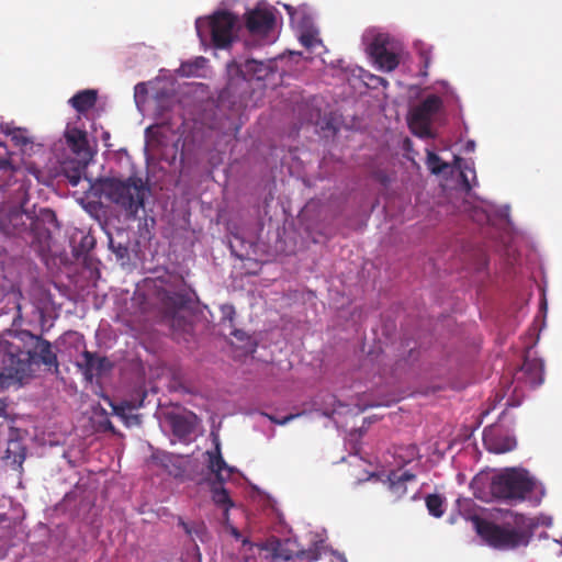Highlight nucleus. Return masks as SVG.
Here are the masks:
<instances>
[{
  "mask_svg": "<svg viewBox=\"0 0 562 562\" xmlns=\"http://www.w3.org/2000/svg\"><path fill=\"white\" fill-rule=\"evenodd\" d=\"M212 501L226 512L233 507L228 491L223 486V482H213L211 484Z\"/></svg>",
  "mask_w": 562,
  "mask_h": 562,
  "instance_id": "b1692460",
  "label": "nucleus"
},
{
  "mask_svg": "<svg viewBox=\"0 0 562 562\" xmlns=\"http://www.w3.org/2000/svg\"><path fill=\"white\" fill-rule=\"evenodd\" d=\"M206 63V58L200 56L194 60H188L180 65L178 69V74L182 77H194L198 76V72L204 68Z\"/></svg>",
  "mask_w": 562,
  "mask_h": 562,
  "instance_id": "bb28decb",
  "label": "nucleus"
},
{
  "mask_svg": "<svg viewBox=\"0 0 562 562\" xmlns=\"http://www.w3.org/2000/svg\"><path fill=\"white\" fill-rule=\"evenodd\" d=\"M135 89H136V91H138L139 89H145V88H144L143 83H138Z\"/></svg>",
  "mask_w": 562,
  "mask_h": 562,
  "instance_id": "37998d69",
  "label": "nucleus"
},
{
  "mask_svg": "<svg viewBox=\"0 0 562 562\" xmlns=\"http://www.w3.org/2000/svg\"><path fill=\"white\" fill-rule=\"evenodd\" d=\"M105 429L112 431L113 434L115 432V428L110 420L105 423Z\"/></svg>",
  "mask_w": 562,
  "mask_h": 562,
  "instance_id": "58836bf2",
  "label": "nucleus"
},
{
  "mask_svg": "<svg viewBox=\"0 0 562 562\" xmlns=\"http://www.w3.org/2000/svg\"><path fill=\"white\" fill-rule=\"evenodd\" d=\"M386 37L382 34L376 35L368 47L370 56L373 58L378 68L383 71H393L400 64L398 56L390 52L386 47Z\"/></svg>",
  "mask_w": 562,
  "mask_h": 562,
  "instance_id": "1a4fd4ad",
  "label": "nucleus"
},
{
  "mask_svg": "<svg viewBox=\"0 0 562 562\" xmlns=\"http://www.w3.org/2000/svg\"><path fill=\"white\" fill-rule=\"evenodd\" d=\"M468 146L473 148L474 144L471 142V143L468 144Z\"/></svg>",
  "mask_w": 562,
  "mask_h": 562,
  "instance_id": "49530a36",
  "label": "nucleus"
},
{
  "mask_svg": "<svg viewBox=\"0 0 562 562\" xmlns=\"http://www.w3.org/2000/svg\"><path fill=\"white\" fill-rule=\"evenodd\" d=\"M244 22L251 36L270 42L269 36L273 32L276 24V15L272 8L258 3L254 9L245 12Z\"/></svg>",
  "mask_w": 562,
  "mask_h": 562,
  "instance_id": "0eeeda50",
  "label": "nucleus"
},
{
  "mask_svg": "<svg viewBox=\"0 0 562 562\" xmlns=\"http://www.w3.org/2000/svg\"><path fill=\"white\" fill-rule=\"evenodd\" d=\"M82 359L83 361L78 366L88 381H92L94 375L100 376L112 369V363L106 357H100L94 352L85 350Z\"/></svg>",
  "mask_w": 562,
  "mask_h": 562,
  "instance_id": "f8f14e48",
  "label": "nucleus"
},
{
  "mask_svg": "<svg viewBox=\"0 0 562 562\" xmlns=\"http://www.w3.org/2000/svg\"><path fill=\"white\" fill-rule=\"evenodd\" d=\"M166 124H154L145 130L146 143L150 147H160L167 144Z\"/></svg>",
  "mask_w": 562,
  "mask_h": 562,
  "instance_id": "4be33fe9",
  "label": "nucleus"
},
{
  "mask_svg": "<svg viewBox=\"0 0 562 562\" xmlns=\"http://www.w3.org/2000/svg\"><path fill=\"white\" fill-rule=\"evenodd\" d=\"M227 76L228 81L225 91L228 94L237 93L238 87L246 85V74L244 65L238 64L236 60H232L227 64Z\"/></svg>",
  "mask_w": 562,
  "mask_h": 562,
  "instance_id": "a211bd4d",
  "label": "nucleus"
},
{
  "mask_svg": "<svg viewBox=\"0 0 562 562\" xmlns=\"http://www.w3.org/2000/svg\"><path fill=\"white\" fill-rule=\"evenodd\" d=\"M241 542H243V546H247V544H249V546H250V542H249V540H248V539H243V540H241Z\"/></svg>",
  "mask_w": 562,
  "mask_h": 562,
  "instance_id": "c03bdc74",
  "label": "nucleus"
},
{
  "mask_svg": "<svg viewBox=\"0 0 562 562\" xmlns=\"http://www.w3.org/2000/svg\"><path fill=\"white\" fill-rule=\"evenodd\" d=\"M442 106L441 99L436 94L427 95L419 104L414 106L408 116V122L413 131H419L420 134H428L430 124L436 114Z\"/></svg>",
  "mask_w": 562,
  "mask_h": 562,
  "instance_id": "6e6552de",
  "label": "nucleus"
},
{
  "mask_svg": "<svg viewBox=\"0 0 562 562\" xmlns=\"http://www.w3.org/2000/svg\"><path fill=\"white\" fill-rule=\"evenodd\" d=\"M68 181L72 187H76L79 184L81 180V176L79 170H75L72 173L67 175Z\"/></svg>",
  "mask_w": 562,
  "mask_h": 562,
  "instance_id": "e433bc0d",
  "label": "nucleus"
},
{
  "mask_svg": "<svg viewBox=\"0 0 562 562\" xmlns=\"http://www.w3.org/2000/svg\"><path fill=\"white\" fill-rule=\"evenodd\" d=\"M26 457V448L22 440L11 437L8 441L4 458L11 462L12 465L21 468Z\"/></svg>",
  "mask_w": 562,
  "mask_h": 562,
  "instance_id": "aec40b11",
  "label": "nucleus"
},
{
  "mask_svg": "<svg viewBox=\"0 0 562 562\" xmlns=\"http://www.w3.org/2000/svg\"><path fill=\"white\" fill-rule=\"evenodd\" d=\"M322 542H314L310 548L305 550H297L296 558L306 562H315L321 559L322 555Z\"/></svg>",
  "mask_w": 562,
  "mask_h": 562,
  "instance_id": "c756f323",
  "label": "nucleus"
},
{
  "mask_svg": "<svg viewBox=\"0 0 562 562\" xmlns=\"http://www.w3.org/2000/svg\"><path fill=\"white\" fill-rule=\"evenodd\" d=\"M233 536L236 538V539H239L241 537L240 532L236 529L233 530Z\"/></svg>",
  "mask_w": 562,
  "mask_h": 562,
  "instance_id": "a19ab883",
  "label": "nucleus"
},
{
  "mask_svg": "<svg viewBox=\"0 0 562 562\" xmlns=\"http://www.w3.org/2000/svg\"><path fill=\"white\" fill-rule=\"evenodd\" d=\"M427 167L431 173L439 175V173L443 172V170L448 167V165L446 162H443L437 154H435L432 151H428Z\"/></svg>",
  "mask_w": 562,
  "mask_h": 562,
  "instance_id": "7c9ffc66",
  "label": "nucleus"
},
{
  "mask_svg": "<svg viewBox=\"0 0 562 562\" xmlns=\"http://www.w3.org/2000/svg\"><path fill=\"white\" fill-rule=\"evenodd\" d=\"M237 16L228 11L215 12L206 19H198L195 29L199 37L203 40L206 34L211 35L215 48H227L234 40V31L237 24Z\"/></svg>",
  "mask_w": 562,
  "mask_h": 562,
  "instance_id": "20e7f679",
  "label": "nucleus"
},
{
  "mask_svg": "<svg viewBox=\"0 0 562 562\" xmlns=\"http://www.w3.org/2000/svg\"><path fill=\"white\" fill-rule=\"evenodd\" d=\"M178 525L181 526L184 532L189 536H201L205 530V526L203 524L191 526L190 524L186 522L181 517H179L178 519Z\"/></svg>",
  "mask_w": 562,
  "mask_h": 562,
  "instance_id": "473e14b6",
  "label": "nucleus"
},
{
  "mask_svg": "<svg viewBox=\"0 0 562 562\" xmlns=\"http://www.w3.org/2000/svg\"><path fill=\"white\" fill-rule=\"evenodd\" d=\"M98 99V93L95 90L87 89L79 91L76 93L70 100L69 103L71 106L79 113H86L90 109H92Z\"/></svg>",
  "mask_w": 562,
  "mask_h": 562,
  "instance_id": "6ab92c4d",
  "label": "nucleus"
},
{
  "mask_svg": "<svg viewBox=\"0 0 562 562\" xmlns=\"http://www.w3.org/2000/svg\"><path fill=\"white\" fill-rule=\"evenodd\" d=\"M300 42L302 43V45H304L305 47L307 48H312L314 47L315 43L317 42V40L315 38V36L312 34V33H303L301 36H300Z\"/></svg>",
  "mask_w": 562,
  "mask_h": 562,
  "instance_id": "c9c22d12",
  "label": "nucleus"
},
{
  "mask_svg": "<svg viewBox=\"0 0 562 562\" xmlns=\"http://www.w3.org/2000/svg\"><path fill=\"white\" fill-rule=\"evenodd\" d=\"M3 520H4V518L0 516V521H3Z\"/></svg>",
  "mask_w": 562,
  "mask_h": 562,
  "instance_id": "de8ad7c7",
  "label": "nucleus"
},
{
  "mask_svg": "<svg viewBox=\"0 0 562 562\" xmlns=\"http://www.w3.org/2000/svg\"><path fill=\"white\" fill-rule=\"evenodd\" d=\"M477 535L492 548L515 550L527 547L532 538L535 524L522 514L510 513L502 524L485 520L479 516L472 518Z\"/></svg>",
  "mask_w": 562,
  "mask_h": 562,
  "instance_id": "f257e3e1",
  "label": "nucleus"
},
{
  "mask_svg": "<svg viewBox=\"0 0 562 562\" xmlns=\"http://www.w3.org/2000/svg\"><path fill=\"white\" fill-rule=\"evenodd\" d=\"M302 415V413H296V414H289L282 418H278L276 416H272V415H268V418L273 423V424H277V425H286L289 422L300 417Z\"/></svg>",
  "mask_w": 562,
  "mask_h": 562,
  "instance_id": "f704fd0d",
  "label": "nucleus"
},
{
  "mask_svg": "<svg viewBox=\"0 0 562 562\" xmlns=\"http://www.w3.org/2000/svg\"><path fill=\"white\" fill-rule=\"evenodd\" d=\"M161 302L169 313L175 314L177 311L186 308L192 302V296L187 290L178 292L165 291Z\"/></svg>",
  "mask_w": 562,
  "mask_h": 562,
  "instance_id": "dca6fc26",
  "label": "nucleus"
},
{
  "mask_svg": "<svg viewBox=\"0 0 562 562\" xmlns=\"http://www.w3.org/2000/svg\"><path fill=\"white\" fill-rule=\"evenodd\" d=\"M111 406L113 408V413L116 416L121 417L124 420V423H125V425L127 427L140 424L139 415H128L126 413V411H131L133 408L130 403L124 402V403H121V404H117V405H114V404L111 403Z\"/></svg>",
  "mask_w": 562,
  "mask_h": 562,
  "instance_id": "a878e982",
  "label": "nucleus"
},
{
  "mask_svg": "<svg viewBox=\"0 0 562 562\" xmlns=\"http://www.w3.org/2000/svg\"><path fill=\"white\" fill-rule=\"evenodd\" d=\"M330 400H331V402H335L336 397L334 395H330Z\"/></svg>",
  "mask_w": 562,
  "mask_h": 562,
  "instance_id": "a18cd8bd",
  "label": "nucleus"
},
{
  "mask_svg": "<svg viewBox=\"0 0 562 562\" xmlns=\"http://www.w3.org/2000/svg\"><path fill=\"white\" fill-rule=\"evenodd\" d=\"M488 486L492 497L516 504L533 491L535 482L524 472L507 469L493 475Z\"/></svg>",
  "mask_w": 562,
  "mask_h": 562,
  "instance_id": "7ed1b4c3",
  "label": "nucleus"
},
{
  "mask_svg": "<svg viewBox=\"0 0 562 562\" xmlns=\"http://www.w3.org/2000/svg\"><path fill=\"white\" fill-rule=\"evenodd\" d=\"M543 371L541 359L526 356L516 376L517 380H524L531 387H537L543 383Z\"/></svg>",
  "mask_w": 562,
  "mask_h": 562,
  "instance_id": "ddd939ff",
  "label": "nucleus"
},
{
  "mask_svg": "<svg viewBox=\"0 0 562 562\" xmlns=\"http://www.w3.org/2000/svg\"><path fill=\"white\" fill-rule=\"evenodd\" d=\"M207 468L215 474V482H224L234 473V468L229 467L222 457L220 441H215V449L207 451Z\"/></svg>",
  "mask_w": 562,
  "mask_h": 562,
  "instance_id": "4468645a",
  "label": "nucleus"
},
{
  "mask_svg": "<svg viewBox=\"0 0 562 562\" xmlns=\"http://www.w3.org/2000/svg\"><path fill=\"white\" fill-rule=\"evenodd\" d=\"M463 181H464V186L467 187V189L470 190L471 187H470V184L468 182V179L465 177L463 178Z\"/></svg>",
  "mask_w": 562,
  "mask_h": 562,
  "instance_id": "79ce46f5",
  "label": "nucleus"
},
{
  "mask_svg": "<svg viewBox=\"0 0 562 562\" xmlns=\"http://www.w3.org/2000/svg\"><path fill=\"white\" fill-rule=\"evenodd\" d=\"M32 371V356L27 351L7 352L2 358L0 387L21 383Z\"/></svg>",
  "mask_w": 562,
  "mask_h": 562,
  "instance_id": "39448f33",
  "label": "nucleus"
},
{
  "mask_svg": "<svg viewBox=\"0 0 562 562\" xmlns=\"http://www.w3.org/2000/svg\"><path fill=\"white\" fill-rule=\"evenodd\" d=\"M2 133L7 134L11 137V140L14 145L23 147L29 144H32V140L29 136V132L26 128L22 127H11L9 124H2L0 126Z\"/></svg>",
  "mask_w": 562,
  "mask_h": 562,
  "instance_id": "393cba45",
  "label": "nucleus"
},
{
  "mask_svg": "<svg viewBox=\"0 0 562 562\" xmlns=\"http://www.w3.org/2000/svg\"><path fill=\"white\" fill-rule=\"evenodd\" d=\"M5 414V404L0 400V417Z\"/></svg>",
  "mask_w": 562,
  "mask_h": 562,
  "instance_id": "ea45409f",
  "label": "nucleus"
},
{
  "mask_svg": "<svg viewBox=\"0 0 562 562\" xmlns=\"http://www.w3.org/2000/svg\"><path fill=\"white\" fill-rule=\"evenodd\" d=\"M415 477V474L409 471H392L389 475V481L392 490L398 491L403 487V492H405L403 485L408 481H414Z\"/></svg>",
  "mask_w": 562,
  "mask_h": 562,
  "instance_id": "cd10ccee",
  "label": "nucleus"
},
{
  "mask_svg": "<svg viewBox=\"0 0 562 562\" xmlns=\"http://www.w3.org/2000/svg\"><path fill=\"white\" fill-rule=\"evenodd\" d=\"M482 480H483L482 477H475V479L473 480V482L471 483L472 488H473V490H476V487L482 483ZM474 495H475V497H477V498H480V499L487 501V498L485 497V495H483V494H481V493H479V492H476V491H474Z\"/></svg>",
  "mask_w": 562,
  "mask_h": 562,
  "instance_id": "4c0bfd02",
  "label": "nucleus"
},
{
  "mask_svg": "<svg viewBox=\"0 0 562 562\" xmlns=\"http://www.w3.org/2000/svg\"><path fill=\"white\" fill-rule=\"evenodd\" d=\"M486 449L494 453H506L516 448V439L507 435H497L484 431L483 437Z\"/></svg>",
  "mask_w": 562,
  "mask_h": 562,
  "instance_id": "2eb2a0df",
  "label": "nucleus"
},
{
  "mask_svg": "<svg viewBox=\"0 0 562 562\" xmlns=\"http://www.w3.org/2000/svg\"><path fill=\"white\" fill-rule=\"evenodd\" d=\"M426 507L431 516L440 518L445 513L442 496L439 494L427 495Z\"/></svg>",
  "mask_w": 562,
  "mask_h": 562,
  "instance_id": "c85d7f7f",
  "label": "nucleus"
},
{
  "mask_svg": "<svg viewBox=\"0 0 562 562\" xmlns=\"http://www.w3.org/2000/svg\"><path fill=\"white\" fill-rule=\"evenodd\" d=\"M35 218L38 220V235L41 234L42 224L49 223L56 224L57 217L53 210L50 209H42L38 215H35Z\"/></svg>",
  "mask_w": 562,
  "mask_h": 562,
  "instance_id": "2f4dec72",
  "label": "nucleus"
},
{
  "mask_svg": "<svg viewBox=\"0 0 562 562\" xmlns=\"http://www.w3.org/2000/svg\"><path fill=\"white\" fill-rule=\"evenodd\" d=\"M244 68L246 82L250 79L263 80L269 74V67L265 63L255 59H247L244 63Z\"/></svg>",
  "mask_w": 562,
  "mask_h": 562,
  "instance_id": "5701e85b",
  "label": "nucleus"
},
{
  "mask_svg": "<svg viewBox=\"0 0 562 562\" xmlns=\"http://www.w3.org/2000/svg\"><path fill=\"white\" fill-rule=\"evenodd\" d=\"M258 547L260 550L269 552L273 560L290 561L294 557L296 558V544L290 539L281 540L277 537H270Z\"/></svg>",
  "mask_w": 562,
  "mask_h": 562,
  "instance_id": "9b49d317",
  "label": "nucleus"
},
{
  "mask_svg": "<svg viewBox=\"0 0 562 562\" xmlns=\"http://www.w3.org/2000/svg\"><path fill=\"white\" fill-rule=\"evenodd\" d=\"M172 432L179 439H186L194 429L190 419L183 415L173 414L169 417Z\"/></svg>",
  "mask_w": 562,
  "mask_h": 562,
  "instance_id": "412c9836",
  "label": "nucleus"
},
{
  "mask_svg": "<svg viewBox=\"0 0 562 562\" xmlns=\"http://www.w3.org/2000/svg\"><path fill=\"white\" fill-rule=\"evenodd\" d=\"M29 336L34 339V346L32 350L27 352L32 356V363L43 364L47 369L54 368L55 371H58V359L56 352L53 350L52 344L43 338L42 336L33 335L32 333H27Z\"/></svg>",
  "mask_w": 562,
  "mask_h": 562,
  "instance_id": "9d476101",
  "label": "nucleus"
},
{
  "mask_svg": "<svg viewBox=\"0 0 562 562\" xmlns=\"http://www.w3.org/2000/svg\"><path fill=\"white\" fill-rule=\"evenodd\" d=\"M66 143L78 156L87 155L89 151L87 133L77 127H68L65 132Z\"/></svg>",
  "mask_w": 562,
  "mask_h": 562,
  "instance_id": "f3484780",
  "label": "nucleus"
},
{
  "mask_svg": "<svg viewBox=\"0 0 562 562\" xmlns=\"http://www.w3.org/2000/svg\"><path fill=\"white\" fill-rule=\"evenodd\" d=\"M0 231L10 236L24 234L38 235V220L35 214L21 207H14L0 216Z\"/></svg>",
  "mask_w": 562,
  "mask_h": 562,
  "instance_id": "423d86ee",
  "label": "nucleus"
},
{
  "mask_svg": "<svg viewBox=\"0 0 562 562\" xmlns=\"http://www.w3.org/2000/svg\"><path fill=\"white\" fill-rule=\"evenodd\" d=\"M99 188L106 200L125 211L127 218H136L144 209L148 188L138 177L104 178L99 181Z\"/></svg>",
  "mask_w": 562,
  "mask_h": 562,
  "instance_id": "f03ea898",
  "label": "nucleus"
},
{
  "mask_svg": "<svg viewBox=\"0 0 562 562\" xmlns=\"http://www.w3.org/2000/svg\"><path fill=\"white\" fill-rule=\"evenodd\" d=\"M418 49H419V55H420V58L423 61V68H424L423 74L426 75L427 74L426 69L429 67L430 61H431V52H430V48H426L424 46H420Z\"/></svg>",
  "mask_w": 562,
  "mask_h": 562,
  "instance_id": "72a5a7b5",
  "label": "nucleus"
}]
</instances>
